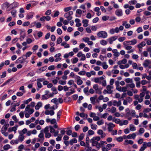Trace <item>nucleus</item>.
Listing matches in <instances>:
<instances>
[{"label":"nucleus","mask_w":151,"mask_h":151,"mask_svg":"<svg viewBox=\"0 0 151 151\" xmlns=\"http://www.w3.org/2000/svg\"><path fill=\"white\" fill-rule=\"evenodd\" d=\"M101 138L99 137H93L90 140V142L92 144V146H95L96 148L99 150L100 148V144L98 141Z\"/></svg>","instance_id":"f257e3e1"},{"label":"nucleus","mask_w":151,"mask_h":151,"mask_svg":"<svg viewBox=\"0 0 151 151\" xmlns=\"http://www.w3.org/2000/svg\"><path fill=\"white\" fill-rule=\"evenodd\" d=\"M145 95V93L144 92L141 93L139 95H136L134 96V99H135L138 100L139 103L142 102L143 99V97Z\"/></svg>","instance_id":"f03ea898"},{"label":"nucleus","mask_w":151,"mask_h":151,"mask_svg":"<svg viewBox=\"0 0 151 151\" xmlns=\"http://www.w3.org/2000/svg\"><path fill=\"white\" fill-rule=\"evenodd\" d=\"M28 62V61L22 55V56L19 57L15 62L16 63L23 64L25 63L27 64Z\"/></svg>","instance_id":"7ed1b4c3"},{"label":"nucleus","mask_w":151,"mask_h":151,"mask_svg":"<svg viewBox=\"0 0 151 151\" xmlns=\"http://www.w3.org/2000/svg\"><path fill=\"white\" fill-rule=\"evenodd\" d=\"M97 35L99 37L103 38H106L108 36L107 32L104 31H101L98 32Z\"/></svg>","instance_id":"20e7f679"},{"label":"nucleus","mask_w":151,"mask_h":151,"mask_svg":"<svg viewBox=\"0 0 151 151\" xmlns=\"http://www.w3.org/2000/svg\"><path fill=\"white\" fill-rule=\"evenodd\" d=\"M19 3L17 2H14L12 4H10L9 6V10L8 11H10L11 9L17 8L19 6Z\"/></svg>","instance_id":"39448f33"},{"label":"nucleus","mask_w":151,"mask_h":151,"mask_svg":"<svg viewBox=\"0 0 151 151\" xmlns=\"http://www.w3.org/2000/svg\"><path fill=\"white\" fill-rule=\"evenodd\" d=\"M73 14V11H70L65 13L64 16L68 21H70L72 19V17L71 16Z\"/></svg>","instance_id":"423d86ee"},{"label":"nucleus","mask_w":151,"mask_h":151,"mask_svg":"<svg viewBox=\"0 0 151 151\" xmlns=\"http://www.w3.org/2000/svg\"><path fill=\"white\" fill-rule=\"evenodd\" d=\"M118 38V37L116 36H112L109 38L107 39V41L109 42L110 44H112L113 42L116 40Z\"/></svg>","instance_id":"0eeeda50"},{"label":"nucleus","mask_w":151,"mask_h":151,"mask_svg":"<svg viewBox=\"0 0 151 151\" xmlns=\"http://www.w3.org/2000/svg\"><path fill=\"white\" fill-rule=\"evenodd\" d=\"M108 126L107 129L109 132H111L115 127V125L113 123H110L107 124Z\"/></svg>","instance_id":"6e6552de"},{"label":"nucleus","mask_w":151,"mask_h":151,"mask_svg":"<svg viewBox=\"0 0 151 151\" xmlns=\"http://www.w3.org/2000/svg\"><path fill=\"white\" fill-rule=\"evenodd\" d=\"M115 14L118 17L122 16L123 14L122 11L121 9H116L115 11Z\"/></svg>","instance_id":"1a4fd4ad"},{"label":"nucleus","mask_w":151,"mask_h":151,"mask_svg":"<svg viewBox=\"0 0 151 151\" xmlns=\"http://www.w3.org/2000/svg\"><path fill=\"white\" fill-rule=\"evenodd\" d=\"M19 134V135L18 137V140L20 142H22L24 140L25 137L23 134H22L20 132Z\"/></svg>","instance_id":"9d476101"},{"label":"nucleus","mask_w":151,"mask_h":151,"mask_svg":"<svg viewBox=\"0 0 151 151\" xmlns=\"http://www.w3.org/2000/svg\"><path fill=\"white\" fill-rule=\"evenodd\" d=\"M104 79V78L103 76H101L100 77L96 78L94 79V81L96 83H101L102 80Z\"/></svg>","instance_id":"9b49d317"},{"label":"nucleus","mask_w":151,"mask_h":151,"mask_svg":"<svg viewBox=\"0 0 151 151\" xmlns=\"http://www.w3.org/2000/svg\"><path fill=\"white\" fill-rule=\"evenodd\" d=\"M151 64V61L149 60H146L144 61L143 63V65L144 66L145 68H147L148 67L149 65Z\"/></svg>","instance_id":"f8f14e48"},{"label":"nucleus","mask_w":151,"mask_h":151,"mask_svg":"<svg viewBox=\"0 0 151 151\" xmlns=\"http://www.w3.org/2000/svg\"><path fill=\"white\" fill-rule=\"evenodd\" d=\"M34 13L32 12H31L28 13L26 16V19L27 20L33 18Z\"/></svg>","instance_id":"ddd939ff"},{"label":"nucleus","mask_w":151,"mask_h":151,"mask_svg":"<svg viewBox=\"0 0 151 151\" xmlns=\"http://www.w3.org/2000/svg\"><path fill=\"white\" fill-rule=\"evenodd\" d=\"M69 90L70 91L66 93V95L67 96H69L75 92V88H72L71 87Z\"/></svg>","instance_id":"4468645a"},{"label":"nucleus","mask_w":151,"mask_h":151,"mask_svg":"<svg viewBox=\"0 0 151 151\" xmlns=\"http://www.w3.org/2000/svg\"><path fill=\"white\" fill-rule=\"evenodd\" d=\"M9 3L7 2H6L2 4V8L3 9H4L6 8H8V10H9Z\"/></svg>","instance_id":"2eb2a0df"},{"label":"nucleus","mask_w":151,"mask_h":151,"mask_svg":"<svg viewBox=\"0 0 151 151\" xmlns=\"http://www.w3.org/2000/svg\"><path fill=\"white\" fill-rule=\"evenodd\" d=\"M121 104L122 103L120 100L118 101L115 100H113V105L114 106L118 107L120 106Z\"/></svg>","instance_id":"dca6fc26"},{"label":"nucleus","mask_w":151,"mask_h":151,"mask_svg":"<svg viewBox=\"0 0 151 151\" xmlns=\"http://www.w3.org/2000/svg\"><path fill=\"white\" fill-rule=\"evenodd\" d=\"M113 87L112 86L108 85L106 86V89L108 91V94H111L113 92V91L111 90L112 89H113Z\"/></svg>","instance_id":"f3484780"},{"label":"nucleus","mask_w":151,"mask_h":151,"mask_svg":"<svg viewBox=\"0 0 151 151\" xmlns=\"http://www.w3.org/2000/svg\"><path fill=\"white\" fill-rule=\"evenodd\" d=\"M137 133H133L132 134H129L128 135V139H134L137 136Z\"/></svg>","instance_id":"a211bd4d"},{"label":"nucleus","mask_w":151,"mask_h":151,"mask_svg":"<svg viewBox=\"0 0 151 151\" xmlns=\"http://www.w3.org/2000/svg\"><path fill=\"white\" fill-rule=\"evenodd\" d=\"M134 143V142L131 140L126 139L124 141V145H127L128 144L132 145Z\"/></svg>","instance_id":"6ab92c4d"},{"label":"nucleus","mask_w":151,"mask_h":151,"mask_svg":"<svg viewBox=\"0 0 151 151\" xmlns=\"http://www.w3.org/2000/svg\"><path fill=\"white\" fill-rule=\"evenodd\" d=\"M61 45L64 46L65 48H67L70 47V45L69 44H67L65 42H63L61 44Z\"/></svg>","instance_id":"aec40b11"},{"label":"nucleus","mask_w":151,"mask_h":151,"mask_svg":"<svg viewBox=\"0 0 151 151\" xmlns=\"http://www.w3.org/2000/svg\"><path fill=\"white\" fill-rule=\"evenodd\" d=\"M76 13L78 15H76V16L78 17H80L81 16V14L82 13V11L79 9H77Z\"/></svg>","instance_id":"412c9836"},{"label":"nucleus","mask_w":151,"mask_h":151,"mask_svg":"<svg viewBox=\"0 0 151 151\" xmlns=\"http://www.w3.org/2000/svg\"><path fill=\"white\" fill-rule=\"evenodd\" d=\"M25 111L27 112L29 114H32L34 112V109L31 107L29 108L27 110H26V108L25 109Z\"/></svg>","instance_id":"4be33fe9"},{"label":"nucleus","mask_w":151,"mask_h":151,"mask_svg":"<svg viewBox=\"0 0 151 151\" xmlns=\"http://www.w3.org/2000/svg\"><path fill=\"white\" fill-rule=\"evenodd\" d=\"M35 105V103L34 102H32L29 105H28L26 107V110L28 109L29 107L33 108Z\"/></svg>","instance_id":"5701e85b"},{"label":"nucleus","mask_w":151,"mask_h":151,"mask_svg":"<svg viewBox=\"0 0 151 151\" xmlns=\"http://www.w3.org/2000/svg\"><path fill=\"white\" fill-rule=\"evenodd\" d=\"M88 20L86 19H83L82 20V23H83V26L84 27H87L88 25Z\"/></svg>","instance_id":"b1692460"},{"label":"nucleus","mask_w":151,"mask_h":151,"mask_svg":"<svg viewBox=\"0 0 151 151\" xmlns=\"http://www.w3.org/2000/svg\"><path fill=\"white\" fill-rule=\"evenodd\" d=\"M42 103L41 102H39L35 106V108L36 110H38L42 106Z\"/></svg>","instance_id":"393cba45"},{"label":"nucleus","mask_w":151,"mask_h":151,"mask_svg":"<svg viewBox=\"0 0 151 151\" xmlns=\"http://www.w3.org/2000/svg\"><path fill=\"white\" fill-rule=\"evenodd\" d=\"M127 87L128 88L129 87L132 89L135 87V84L133 82L131 83L130 84H128L126 85Z\"/></svg>","instance_id":"a878e982"},{"label":"nucleus","mask_w":151,"mask_h":151,"mask_svg":"<svg viewBox=\"0 0 151 151\" xmlns=\"http://www.w3.org/2000/svg\"><path fill=\"white\" fill-rule=\"evenodd\" d=\"M32 54V52H31L29 51L27 52L25 55H23L27 59V58L29 57Z\"/></svg>","instance_id":"bb28decb"},{"label":"nucleus","mask_w":151,"mask_h":151,"mask_svg":"<svg viewBox=\"0 0 151 151\" xmlns=\"http://www.w3.org/2000/svg\"><path fill=\"white\" fill-rule=\"evenodd\" d=\"M145 42L144 41H143L137 45V47L139 49L142 48V47L145 46Z\"/></svg>","instance_id":"cd10ccee"},{"label":"nucleus","mask_w":151,"mask_h":151,"mask_svg":"<svg viewBox=\"0 0 151 151\" xmlns=\"http://www.w3.org/2000/svg\"><path fill=\"white\" fill-rule=\"evenodd\" d=\"M40 133L38 135V137L42 139L41 142H42L43 141V140L44 139V134L42 132V131H40Z\"/></svg>","instance_id":"c85d7f7f"},{"label":"nucleus","mask_w":151,"mask_h":151,"mask_svg":"<svg viewBox=\"0 0 151 151\" xmlns=\"http://www.w3.org/2000/svg\"><path fill=\"white\" fill-rule=\"evenodd\" d=\"M19 142L18 141V140L17 139H16L15 140H12L10 141V143L11 145H17V144Z\"/></svg>","instance_id":"c756f323"},{"label":"nucleus","mask_w":151,"mask_h":151,"mask_svg":"<svg viewBox=\"0 0 151 151\" xmlns=\"http://www.w3.org/2000/svg\"><path fill=\"white\" fill-rule=\"evenodd\" d=\"M12 147L9 144H6L3 147L4 150L5 151L8 150L9 149L11 148Z\"/></svg>","instance_id":"7c9ffc66"},{"label":"nucleus","mask_w":151,"mask_h":151,"mask_svg":"<svg viewBox=\"0 0 151 151\" xmlns=\"http://www.w3.org/2000/svg\"><path fill=\"white\" fill-rule=\"evenodd\" d=\"M143 145H144L145 146V147L146 148L147 147H151V142H143Z\"/></svg>","instance_id":"2f4dec72"},{"label":"nucleus","mask_w":151,"mask_h":151,"mask_svg":"<svg viewBox=\"0 0 151 151\" xmlns=\"http://www.w3.org/2000/svg\"><path fill=\"white\" fill-rule=\"evenodd\" d=\"M128 123V121L127 120H121L120 126H122L123 125H126Z\"/></svg>","instance_id":"473e14b6"},{"label":"nucleus","mask_w":151,"mask_h":151,"mask_svg":"<svg viewBox=\"0 0 151 151\" xmlns=\"http://www.w3.org/2000/svg\"><path fill=\"white\" fill-rule=\"evenodd\" d=\"M77 142V140L75 138H73L69 141V143L70 145H72L74 143H76Z\"/></svg>","instance_id":"72a5a7b5"},{"label":"nucleus","mask_w":151,"mask_h":151,"mask_svg":"<svg viewBox=\"0 0 151 151\" xmlns=\"http://www.w3.org/2000/svg\"><path fill=\"white\" fill-rule=\"evenodd\" d=\"M10 13H11L12 15L14 17H15L16 15V14L17 13V10L16 9H13L11 11Z\"/></svg>","instance_id":"f704fd0d"},{"label":"nucleus","mask_w":151,"mask_h":151,"mask_svg":"<svg viewBox=\"0 0 151 151\" xmlns=\"http://www.w3.org/2000/svg\"><path fill=\"white\" fill-rule=\"evenodd\" d=\"M129 128L130 130L132 132L136 130V128L135 127L133 124L130 125Z\"/></svg>","instance_id":"c9c22d12"},{"label":"nucleus","mask_w":151,"mask_h":151,"mask_svg":"<svg viewBox=\"0 0 151 151\" xmlns=\"http://www.w3.org/2000/svg\"><path fill=\"white\" fill-rule=\"evenodd\" d=\"M145 132V129L143 128H141L139 129L138 133H137V134L141 135L143 134Z\"/></svg>","instance_id":"e433bc0d"},{"label":"nucleus","mask_w":151,"mask_h":151,"mask_svg":"<svg viewBox=\"0 0 151 151\" xmlns=\"http://www.w3.org/2000/svg\"><path fill=\"white\" fill-rule=\"evenodd\" d=\"M13 78H10L8 80H7L6 81L5 83H3L1 86V87H3L4 86L6 85L7 83L10 82L11 81H13Z\"/></svg>","instance_id":"4c0bfd02"},{"label":"nucleus","mask_w":151,"mask_h":151,"mask_svg":"<svg viewBox=\"0 0 151 151\" xmlns=\"http://www.w3.org/2000/svg\"><path fill=\"white\" fill-rule=\"evenodd\" d=\"M46 68L47 67H43L37 70V72L38 73H41L45 71Z\"/></svg>","instance_id":"58836bf2"},{"label":"nucleus","mask_w":151,"mask_h":151,"mask_svg":"<svg viewBox=\"0 0 151 151\" xmlns=\"http://www.w3.org/2000/svg\"><path fill=\"white\" fill-rule=\"evenodd\" d=\"M101 65L103 67V68L104 69H106L108 67V65L106 64V62L103 63Z\"/></svg>","instance_id":"ea45409f"},{"label":"nucleus","mask_w":151,"mask_h":151,"mask_svg":"<svg viewBox=\"0 0 151 151\" xmlns=\"http://www.w3.org/2000/svg\"><path fill=\"white\" fill-rule=\"evenodd\" d=\"M125 81L127 83H131L133 82L132 79L130 78H127L125 80Z\"/></svg>","instance_id":"a19ab883"},{"label":"nucleus","mask_w":151,"mask_h":151,"mask_svg":"<svg viewBox=\"0 0 151 151\" xmlns=\"http://www.w3.org/2000/svg\"><path fill=\"white\" fill-rule=\"evenodd\" d=\"M49 98L48 95H43L41 97V100H47Z\"/></svg>","instance_id":"79ce46f5"},{"label":"nucleus","mask_w":151,"mask_h":151,"mask_svg":"<svg viewBox=\"0 0 151 151\" xmlns=\"http://www.w3.org/2000/svg\"><path fill=\"white\" fill-rule=\"evenodd\" d=\"M27 129L26 128H24L22 131H19L18 132L19 133L21 132L22 134H24L27 133Z\"/></svg>","instance_id":"37998d69"},{"label":"nucleus","mask_w":151,"mask_h":151,"mask_svg":"<svg viewBox=\"0 0 151 151\" xmlns=\"http://www.w3.org/2000/svg\"><path fill=\"white\" fill-rule=\"evenodd\" d=\"M121 121V120H120L119 119H116L114 120H113V121L114 122L116 123L119 124L120 126V125Z\"/></svg>","instance_id":"c03bdc74"},{"label":"nucleus","mask_w":151,"mask_h":151,"mask_svg":"<svg viewBox=\"0 0 151 151\" xmlns=\"http://www.w3.org/2000/svg\"><path fill=\"white\" fill-rule=\"evenodd\" d=\"M100 43L102 45L104 46L107 44V42L106 41L104 40H103L100 41Z\"/></svg>","instance_id":"a18cd8bd"},{"label":"nucleus","mask_w":151,"mask_h":151,"mask_svg":"<svg viewBox=\"0 0 151 151\" xmlns=\"http://www.w3.org/2000/svg\"><path fill=\"white\" fill-rule=\"evenodd\" d=\"M150 83V81H147L146 80H143L141 81V83L142 85H144L147 83Z\"/></svg>","instance_id":"49530a36"},{"label":"nucleus","mask_w":151,"mask_h":151,"mask_svg":"<svg viewBox=\"0 0 151 151\" xmlns=\"http://www.w3.org/2000/svg\"><path fill=\"white\" fill-rule=\"evenodd\" d=\"M148 55V52L147 51H143L141 55L143 56L147 57Z\"/></svg>","instance_id":"de8ad7c7"},{"label":"nucleus","mask_w":151,"mask_h":151,"mask_svg":"<svg viewBox=\"0 0 151 151\" xmlns=\"http://www.w3.org/2000/svg\"><path fill=\"white\" fill-rule=\"evenodd\" d=\"M112 135H115L117 134V130H112L110 132Z\"/></svg>","instance_id":"09e8293b"},{"label":"nucleus","mask_w":151,"mask_h":151,"mask_svg":"<svg viewBox=\"0 0 151 151\" xmlns=\"http://www.w3.org/2000/svg\"><path fill=\"white\" fill-rule=\"evenodd\" d=\"M84 134L82 133L81 134L80 136H79L78 137V141H81L83 138L84 137Z\"/></svg>","instance_id":"8fccbe9b"},{"label":"nucleus","mask_w":151,"mask_h":151,"mask_svg":"<svg viewBox=\"0 0 151 151\" xmlns=\"http://www.w3.org/2000/svg\"><path fill=\"white\" fill-rule=\"evenodd\" d=\"M59 83L62 85H65L66 83V81L65 80L63 81L60 80L58 82Z\"/></svg>","instance_id":"3c124183"},{"label":"nucleus","mask_w":151,"mask_h":151,"mask_svg":"<svg viewBox=\"0 0 151 151\" xmlns=\"http://www.w3.org/2000/svg\"><path fill=\"white\" fill-rule=\"evenodd\" d=\"M123 45L124 46L131 45L130 41H125L123 42Z\"/></svg>","instance_id":"603ef678"},{"label":"nucleus","mask_w":151,"mask_h":151,"mask_svg":"<svg viewBox=\"0 0 151 151\" xmlns=\"http://www.w3.org/2000/svg\"><path fill=\"white\" fill-rule=\"evenodd\" d=\"M95 100L96 98L94 97H91L90 98V100L91 101V103L93 104H94L95 103Z\"/></svg>","instance_id":"864d4df0"},{"label":"nucleus","mask_w":151,"mask_h":151,"mask_svg":"<svg viewBox=\"0 0 151 151\" xmlns=\"http://www.w3.org/2000/svg\"><path fill=\"white\" fill-rule=\"evenodd\" d=\"M51 90L53 92V93L55 94H56L58 93V91L56 88L54 87L52 88Z\"/></svg>","instance_id":"5fc2aeb1"},{"label":"nucleus","mask_w":151,"mask_h":151,"mask_svg":"<svg viewBox=\"0 0 151 151\" xmlns=\"http://www.w3.org/2000/svg\"><path fill=\"white\" fill-rule=\"evenodd\" d=\"M131 45H134L137 43V40L135 39H134L130 41Z\"/></svg>","instance_id":"6e6d98bb"},{"label":"nucleus","mask_w":151,"mask_h":151,"mask_svg":"<svg viewBox=\"0 0 151 151\" xmlns=\"http://www.w3.org/2000/svg\"><path fill=\"white\" fill-rule=\"evenodd\" d=\"M62 39L61 37H59L57 39L56 42L57 44H59L60 43L61 44L62 42Z\"/></svg>","instance_id":"4d7b16f0"},{"label":"nucleus","mask_w":151,"mask_h":151,"mask_svg":"<svg viewBox=\"0 0 151 151\" xmlns=\"http://www.w3.org/2000/svg\"><path fill=\"white\" fill-rule=\"evenodd\" d=\"M42 24L40 22H37L36 21L35 26L37 28H39L41 27Z\"/></svg>","instance_id":"13d9d810"},{"label":"nucleus","mask_w":151,"mask_h":151,"mask_svg":"<svg viewBox=\"0 0 151 151\" xmlns=\"http://www.w3.org/2000/svg\"><path fill=\"white\" fill-rule=\"evenodd\" d=\"M63 136H62V135L59 134L58 136L57 137L56 139V140L57 141H59L61 140Z\"/></svg>","instance_id":"bf43d9fd"},{"label":"nucleus","mask_w":151,"mask_h":151,"mask_svg":"<svg viewBox=\"0 0 151 151\" xmlns=\"http://www.w3.org/2000/svg\"><path fill=\"white\" fill-rule=\"evenodd\" d=\"M34 41V40L33 39V40L32 39L30 38H28L26 40V42L28 44H30L33 41Z\"/></svg>","instance_id":"052dcab7"},{"label":"nucleus","mask_w":151,"mask_h":151,"mask_svg":"<svg viewBox=\"0 0 151 151\" xmlns=\"http://www.w3.org/2000/svg\"><path fill=\"white\" fill-rule=\"evenodd\" d=\"M137 3V1L135 0H132L129 1V3L130 5H134Z\"/></svg>","instance_id":"680f3d73"},{"label":"nucleus","mask_w":151,"mask_h":151,"mask_svg":"<svg viewBox=\"0 0 151 151\" xmlns=\"http://www.w3.org/2000/svg\"><path fill=\"white\" fill-rule=\"evenodd\" d=\"M149 91H147L146 93V96H145V99H149L150 98V96L148 94Z\"/></svg>","instance_id":"e2e57ef3"},{"label":"nucleus","mask_w":151,"mask_h":151,"mask_svg":"<svg viewBox=\"0 0 151 151\" xmlns=\"http://www.w3.org/2000/svg\"><path fill=\"white\" fill-rule=\"evenodd\" d=\"M97 127V126L96 124H91V129L93 130H96Z\"/></svg>","instance_id":"0e129e2a"},{"label":"nucleus","mask_w":151,"mask_h":151,"mask_svg":"<svg viewBox=\"0 0 151 151\" xmlns=\"http://www.w3.org/2000/svg\"><path fill=\"white\" fill-rule=\"evenodd\" d=\"M89 40V38L88 37H85L82 38L83 41L87 43Z\"/></svg>","instance_id":"69168bd1"},{"label":"nucleus","mask_w":151,"mask_h":151,"mask_svg":"<svg viewBox=\"0 0 151 151\" xmlns=\"http://www.w3.org/2000/svg\"><path fill=\"white\" fill-rule=\"evenodd\" d=\"M97 124L99 125H101L104 124V120L102 119L98 121L97 123Z\"/></svg>","instance_id":"338daca9"},{"label":"nucleus","mask_w":151,"mask_h":151,"mask_svg":"<svg viewBox=\"0 0 151 151\" xmlns=\"http://www.w3.org/2000/svg\"><path fill=\"white\" fill-rule=\"evenodd\" d=\"M116 140L118 142H121L123 140V138L122 137H119L116 138Z\"/></svg>","instance_id":"774afa93"}]
</instances>
